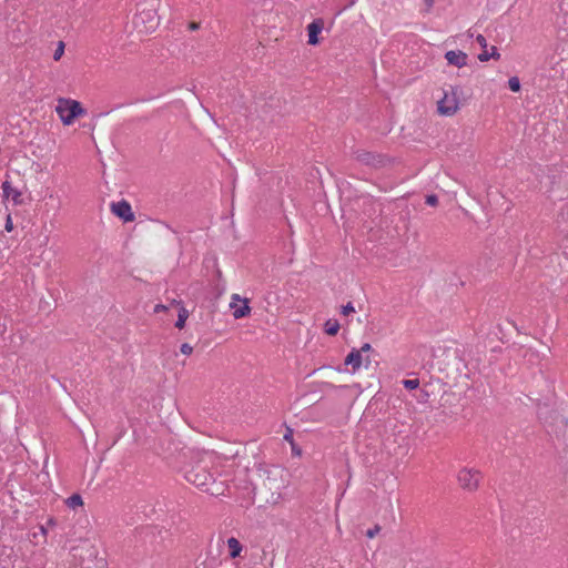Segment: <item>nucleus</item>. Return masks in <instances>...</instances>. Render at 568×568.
Segmentation results:
<instances>
[{
  "label": "nucleus",
  "mask_w": 568,
  "mask_h": 568,
  "mask_svg": "<svg viewBox=\"0 0 568 568\" xmlns=\"http://www.w3.org/2000/svg\"><path fill=\"white\" fill-rule=\"evenodd\" d=\"M184 477L189 483L202 490L211 493L212 495L215 494L212 489V486L214 485V477L210 473L207 466L203 465L201 462L192 465L191 468L185 471Z\"/></svg>",
  "instance_id": "nucleus-1"
},
{
  "label": "nucleus",
  "mask_w": 568,
  "mask_h": 568,
  "mask_svg": "<svg viewBox=\"0 0 568 568\" xmlns=\"http://www.w3.org/2000/svg\"><path fill=\"white\" fill-rule=\"evenodd\" d=\"M55 111L64 125L72 124L78 116L85 114L79 101L65 98L58 99Z\"/></svg>",
  "instance_id": "nucleus-2"
},
{
  "label": "nucleus",
  "mask_w": 568,
  "mask_h": 568,
  "mask_svg": "<svg viewBox=\"0 0 568 568\" xmlns=\"http://www.w3.org/2000/svg\"><path fill=\"white\" fill-rule=\"evenodd\" d=\"M457 87H450L449 91H444V97L437 102L438 112L443 115H453L459 108Z\"/></svg>",
  "instance_id": "nucleus-3"
},
{
  "label": "nucleus",
  "mask_w": 568,
  "mask_h": 568,
  "mask_svg": "<svg viewBox=\"0 0 568 568\" xmlns=\"http://www.w3.org/2000/svg\"><path fill=\"white\" fill-rule=\"evenodd\" d=\"M481 473L475 468H462L457 474L459 486L467 491H475L479 487Z\"/></svg>",
  "instance_id": "nucleus-4"
},
{
  "label": "nucleus",
  "mask_w": 568,
  "mask_h": 568,
  "mask_svg": "<svg viewBox=\"0 0 568 568\" xmlns=\"http://www.w3.org/2000/svg\"><path fill=\"white\" fill-rule=\"evenodd\" d=\"M354 154H355V159L359 163L372 166V168L385 166L389 161L383 154L373 153V152L365 151V150H357L354 152Z\"/></svg>",
  "instance_id": "nucleus-5"
},
{
  "label": "nucleus",
  "mask_w": 568,
  "mask_h": 568,
  "mask_svg": "<svg viewBox=\"0 0 568 568\" xmlns=\"http://www.w3.org/2000/svg\"><path fill=\"white\" fill-rule=\"evenodd\" d=\"M134 23L136 26H139L140 23L148 24L145 26L146 30L155 29L159 23L156 10L154 8H151L148 10L140 11L134 18Z\"/></svg>",
  "instance_id": "nucleus-6"
},
{
  "label": "nucleus",
  "mask_w": 568,
  "mask_h": 568,
  "mask_svg": "<svg viewBox=\"0 0 568 568\" xmlns=\"http://www.w3.org/2000/svg\"><path fill=\"white\" fill-rule=\"evenodd\" d=\"M111 211L118 217L122 219L124 222L134 221V213L132 212L131 205L125 200L113 202L111 204Z\"/></svg>",
  "instance_id": "nucleus-7"
},
{
  "label": "nucleus",
  "mask_w": 568,
  "mask_h": 568,
  "mask_svg": "<svg viewBox=\"0 0 568 568\" xmlns=\"http://www.w3.org/2000/svg\"><path fill=\"white\" fill-rule=\"evenodd\" d=\"M231 307L234 308L233 316L234 318H243L251 313V307L248 306L247 298H241L239 294H233L232 296Z\"/></svg>",
  "instance_id": "nucleus-8"
},
{
  "label": "nucleus",
  "mask_w": 568,
  "mask_h": 568,
  "mask_svg": "<svg viewBox=\"0 0 568 568\" xmlns=\"http://www.w3.org/2000/svg\"><path fill=\"white\" fill-rule=\"evenodd\" d=\"M324 28L323 19H315L307 26L308 44L316 45L320 42L318 34Z\"/></svg>",
  "instance_id": "nucleus-9"
},
{
  "label": "nucleus",
  "mask_w": 568,
  "mask_h": 568,
  "mask_svg": "<svg viewBox=\"0 0 568 568\" xmlns=\"http://www.w3.org/2000/svg\"><path fill=\"white\" fill-rule=\"evenodd\" d=\"M445 59L447 60L448 64L463 68L467 65L468 55L464 51L457 50V51H447L445 53Z\"/></svg>",
  "instance_id": "nucleus-10"
},
{
  "label": "nucleus",
  "mask_w": 568,
  "mask_h": 568,
  "mask_svg": "<svg viewBox=\"0 0 568 568\" xmlns=\"http://www.w3.org/2000/svg\"><path fill=\"white\" fill-rule=\"evenodd\" d=\"M2 191H3V197L9 199L11 196L14 204H21L22 203V194L20 191L13 189L11 186V183L9 181H4L2 183Z\"/></svg>",
  "instance_id": "nucleus-11"
},
{
  "label": "nucleus",
  "mask_w": 568,
  "mask_h": 568,
  "mask_svg": "<svg viewBox=\"0 0 568 568\" xmlns=\"http://www.w3.org/2000/svg\"><path fill=\"white\" fill-rule=\"evenodd\" d=\"M363 363V356L361 351L353 348L349 354L345 357L344 364L352 366V372H356Z\"/></svg>",
  "instance_id": "nucleus-12"
},
{
  "label": "nucleus",
  "mask_w": 568,
  "mask_h": 568,
  "mask_svg": "<svg viewBox=\"0 0 568 568\" xmlns=\"http://www.w3.org/2000/svg\"><path fill=\"white\" fill-rule=\"evenodd\" d=\"M490 59H494V60L500 59V53L498 52V50L495 45H493L490 48V52H488L487 50H483V52L478 54V60L480 62H486Z\"/></svg>",
  "instance_id": "nucleus-13"
},
{
  "label": "nucleus",
  "mask_w": 568,
  "mask_h": 568,
  "mask_svg": "<svg viewBox=\"0 0 568 568\" xmlns=\"http://www.w3.org/2000/svg\"><path fill=\"white\" fill-rule=\"evenodd\" d=\"M227 546L230 549L231 558H236L240 556L241 550H242V545L240 544V541L236 538H234V537L229 538Z\"/></svg>",
  "instance_id": "nucleus-14"
},
{
  "label": "nucleus",
  "mask_w": 568,
  "mask_h": 568,
  "mask_svg": "<svg viewBox=\"0 0 568 568\" xmlns=\"http://www.w3.org/2000/svg\"><path fill=\"white\" fill-rule=\"evenodd\" d=\"M339 327L341 326L337 320H327L324 325V331L327 335L334 336L338 333Z\"/></svg>",
  "instance_id": "nucleus-15"
},
{
  "label": "nucleus",
  "mask_w": 568,
  "mask_h": 568,
  "mask_svg": "<svg viewBox=\"0 0 568 568\" xmlns=\"http://www.w3.org/2000/svg\"><path fill=\"white\" fill-rule=\"evenodd\" d=\"M65 504L69 508H77L79 506H82L83 505V500H82V497L79 495V494H73L72 496H70L67 500H65Z\"/></svg>",
  "instance_id": "nucleus-16"
},
{
  "label": "nucleus",
  "mask_w": 568,
  "mask_h": 568,
  "mask_svg": "<svg viewBox=\"0 0 568 568\" xmlns=\"http://www.w3.org/2000/svg\"><path fill=\"white\" fill-rule=\"evenodd\" d=\"M189 317V312L181 307L178 315V321L175 322V327L182 329L185 326V321Z\"/></svg>",
  "instance_id": "nucleus-17"
},
{
  "label": "nucleus",
  "mask_w": 568,
  "mask_h": 568,
  "mask_svg": "<svg viewBox=\"0 0 568 568\" xmlns=\"http://www.w3.org/2000/svg\"><path fill=\"white\" fill-rule=\"evenodd\" d=\"M508 87L509 89L513 91V92H518L520 91V81L517 77H511L509 80H508Z\"/></svg>",
  "instance_id": "nucleus-18"
},
{
  "label": "nucleus",
  "mask_w": 568,
  "mask_h": 568,
  "mask_svg": "<svg viewBox=\"0 0 568 568\" xmlns=\"http://www.w3.org/2000/svg\"><path fill=\"white\" fill-rule=\"evenodd\" d=\"M403 385L405 388L407 389H415L419 386V379L418 378H415V379H404L403 382Z\"/></svg>",
  "instance_id": "nucleus-19"
},
{
  "label": "nucleus",
  "mask_w": 568,
  "mask_h": 568,
  "mask_svg": "<svg viewBox=\"0 0 568 568\" xmlns=\"http://www.w3.org/2000/svg\"><path fill=\"white\" fill-rule=\"evenodd\" d=\"M63 53H64V43H63V41H59L58 48L55 49V51L53 53L54 61H59L61 59V57L63 55Z\"/></svg>",
  "instance_id": "nucleus-20"
},
{
  "label": "nucleus",
  "mask_w": 568,
  "mask_h": 568,
  "mask_svg": "<svg viewBox=\"0 0 568 568\" xmlns=\"http://www.w3.org/2000/svg\"><path fill=\"white\" fill-rule=\"evenodd\" d=\"M425 202L430 206H436L438 203V197L436 194H428L426 195Z\"/></svg>",
  "instance_id": "nucleus-21"
},
{
  "label": "nucleus",
  "mask_w": 568,
  "mask_h": 568,
  "mask_svg": "<svg viewBox=\"0 0 568 568\" xmlns=\"http://www.w3.org/2000/svg\"><path fill=\"white\" fill-rule=\"evenodd\" d=\"M355 312V308L351 302H348L346 305L342 306V314L347 316L351 313Z\"/></svg>",
  "instance_id": "nucleus-22"
},
{
  "label": "nucleus",
  "mask_w": 568,
  "mask_h": 568,
  "mask_svg": "<svg viewBox=\"0 0 568 568\" xmlns=\"http://www.w3.org/2000/svg\"><path fill=\"white\" fill-rule=\"evenodd\" d=\"M379 531H381V526L379 525H375L372 529H368L366 531V536L368 538H374Z\"/></svg>",
  "instance_id": "nucleus-23"
},
{
  "label": "nucleus",
  "mask_w": 568,
  "mask_h": 568,
  "mask_svg": "<svg viewBox=\"0 0 568 568\" xmlns=\"http://www.w3.org/2000/svg\"><path fill=\"white\" fill-rule=\"evenodd\" d=\"M181 353L184 354V355H191L192 352H193V347L187 344V343H183L181 345V348H180Z\"/></svg>",
  "instance_id": "nucleus-24"
},
{
  "label": "nucleus",
  "mask_w": 568,
  "mask_h": 568,
  "mask_svg": "<svg viewBox=\"0 0 568 568\" xmlns=\"http://www.w3.org/2000/svg\"><path fill=\"white\" fill-rule=\"evenodd\" d=\"M476 41L484 50L487 49V40L483 34H478L476 37Z\"/></svg>",
  "instance_id": "nucleus-25"
},
{
  "label": "nucleus",
  "mask_w": 568,
  "mask_h": 568,
  "mask_svg": "<svg viewBox=\"0 0 568 568\" xmlns=\"http://www.w3.org/2000/svg\"><path fill=\"white\" fill-rule=\"evenodd\" d=\"M284 439L293 445V430L287 428V432L284 434Z\"/></svg>",
  "instance_id": "nucleus-26"
},
{
  "label": "nucleus",
  "mask_w": 568,
  "mask_h": 568,
  "mask_svg": "<svg viewBox=\"0 0 568 568\" xmlns=\"http://www.w3.org/2000/svg\"><path fill=\"white\" fill-rule=\"evenodd\" d=\"M189 29H190L191 31H196V30H199V29H200V22H194V21L190 22V23H189Z\"/></svg>",
  "instance_id": "nucleus-27"
},
{
  "label": "nucleus",
  "mask_w": 568,
  "mask_h": 568,
  "mask_svg": "<svg viewBox=\"0 0 568 568\" xmlns=\"http://www.w3.org/2000/svg\"><path fill=\"white\" fill-rule=\"evenodd\" d=\"M166 310H168V306H166V305L158 304V305H155V307H154V313H160V312H163V311H166Z\"/></svg>",
  "instance_id": "nucleus-28"
},
{
  "label": "nucleus",
  "mask_w": 568,
  "mask_h": 568,
  "mask_svg": "<svg viewBox=\"0 0 568 568\" xmlns=\"http://www.w3.org/2000/svg\"><path fill=\"white\" fill-rule=\"evenodd\" d=\"M12 227H13V226H12L11 216H10V215H8L7 221H6V230H7L8 232H10V231L12 230Z\"/></svg>",
  "instance_id": "nucleus-29"
},
{
  "label": "nucleus",
  "mask_w": 568,
  "mask_h": 568,
  "mask_svg": "<svg viewBox=\"0 0 568 568\" xmlns=\"http://www.w3.org/2000/svg\"><path fill=\"white\" fill-rule=\"evenodd\" d=\"M371 349H372L371 344L365 343V344H364V345H363L358 351H361V354H362V353H367V352H369Z\"/></svg>",
  "instance_id": "nucleus-30"
},
{
  "label": "nucleus",
  "mask_w": 568,
  "mask_h": 568,
  "mask_svg": "<svg viewBox=\"0 0 568 568\" xmlns=\"http://www.w3.org/2000/svg\"><path fill=\"white\" fill-rule=\"evenodd\" d=\"M427 11L434 6L435 0H424Z\"/></svg>",
  "instance_id": "nucleus-31"
},
{
  "label": "nucleus",
  "mask_w": 568,
  "mask_h": 568,
  "mask_svg": "<svg viewBox=\"0 0 568 568\" xmlns=\"http://www.w3.org/2000/svg\"><path fill=\"white\" fill-rule=\"evenodd\" d=\"M453 361L456 363V365H457L458 367L463 364V361H462L459 357H457V356H455V357L453 358Z\"/></svg>",
  "instance_id": "nucleus-32"
},
{
  "label": "nucleus",
  "mask_w": 568,
  "mask_h": 568,
  "mask_svg": "<svg viewBox=\"0 0 568 568\" xmlns=\"http://www.w3.org/2000/svg\"><path fill=\"white\" fill-rule=\"evenodd\" d=\"M292 449H293V452H296L297 454H301V450L300 449L297 450V448H295L294 444L292 445Z\"/></svg>",
  "instance_id": "nucleus-33"
},
{
  "label": "nucleus",
  "mask_w": 568,
  "mask_h": 568,
  "mask_svg": "<svg viewBox=\"0 0 568 568\" xmlns=\"http://www.w3.org/2000/svg\"><path fill=\"white\" fill-rule=\"evenodd\" d=\"M292 449H293V452H296L297 454H301V450L300 449L297 450V448H295L294 444L292 445Z\"/></svg>",
  "instance_id": "nucleus-34"
},
{
  "label": "nucleus",
  "mask_w": 568,
  "mask_h": 568,
  "mask_svg": "<svg viewBox=\"0 0 568 568\" xmlns=\"http://www.w3.org/2000/svg\"><path fill=\"white\" fill-rule=\"evenodd\" d=\"M369 364V357H366V366Z\"/></svg>",
  "instance_id": "nucleus-35"
}]
</instances>
